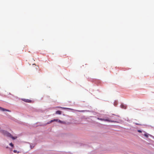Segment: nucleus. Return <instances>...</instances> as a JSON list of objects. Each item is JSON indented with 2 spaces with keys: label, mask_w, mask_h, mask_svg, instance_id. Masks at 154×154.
<instances>
[{
  "label": "nucleus",
  "mask_w": 154,
  "mask_h": 154,
  "mask_svg": "<svg viewBox=\"0 0 154 154\" xmlns=\"http://www.w3.org/2000/svg\"><path fill=\"white\" fill-rule=\"evenodd\" d=\"M1 133L5 136H7V137H10L12 138L13 140H15L17 138V136H13L12 135H11L10 133H9L8 132L5 131L4 130H2L1 131Z\"/></svg>",
  "instance_id": "f257e3e1"
},
{
  "label": "nucleus",
  "mask_w": 154,
  "mask_h": 154,
  "mask_svg": "<svg viewBox=\"0 0 154 154\" xmlns=\"http://www.w3.org/2000/svg\"><path fill=\"white\" fill-rule=\"evenodd\" d=\"M21 100L24 102L26 103H31L32 102V101L31 100L28 99L21 98Z\"/></svg>",
  "instance_id": "f03ea898"
},
{
  "label": "nucleus",
  "mask_w": 154,
  "mask_h": 154,
  "mask_svg": "<svg viewBox=\"0 0 154 154\" xmlns=\"http://www.w3.org/2000/svg\"><path fill=\"white\" fill-rule=\"evenodd\" d=\"M120 107L121 108L124 109H126V106L123 103L121 105Z\"/></svg>",
  "instance_id": "7ed1b4c3"
},
{
  "label": "nucleus",
  "mask_w": 154,
  "mask_h": 154,
  "mask_svg": "<svg viewBox=\"0 0 154 154\" xmlns=\"http://www.w3.org/2000/svg\"><path fill=\"white\" fill-rule=\"evenodd\" d=\"M144 135L146 137V138H148L149 137V136L151 137H152V135H150L147 133H146L144 134Z\"/></svg>",
  "instance_id": "20e7f679"
},
{
  "label": "nucleus",
  "mask_w": 154,
  "mask_h": 154,
  "mask_svg": "<svg viewBox=\"0 0 154 154\" xmlns=\"http://www.w3.org/2000/svg\"><path fill=\"white\" fill-rule=\"evenodd\" d=\"M58 107L62 109H69V110H73V109H71V108H67L64 107Z\"/></svg>",
  "instance_id": "39448f33"
},
{
  "label": "nucleus",
  "mask_w": 154,
  "mask_h": 154,
  "mask_svg": "<svg viewBox=\"0 0 154 154\" xmlns=\"http://www.w3.org/2000/svg\"><path fill=\"white\" fill-rule=\"evenodd\" d=\"M0 110L2 111H9L10 112V111H9L7 109H5L4 108H2L0 107Z\"/></svg>",
  "instance_id": "423d86ee"
},
{
  "label": "nucleus",
  "mask_w": 154,
  "mask_h": 154,
  "mask_svg": "<svg viewBox=\"0 0 154 154\" xmlns=\"http://www.w3.org/2000/svg\"><path fill=\"white\" fill-rule=\"evenodd\" d=\"M62 111L60 110H57L56 112V114H57L61 115V114Z\"/></svg>",
  "instance_id": "0eeeda50"
},
{
  "label": "nucleus",
  "mask_w": 154,
  "mask_h": 154,
  "mask_svg": "<svg viewBox=\"0 0 154 154\" xmlns=\"http://www.w3.org/2000/svg\"><path fill=\"white\" fill-rule=\"evenodd\" d=\"M57 122H58L61 124H65L66 123V122H65L61 121L59 119H58V121Z\"/></svg>",
  "instance_id": "6e6552de"
},
{
  "label": "nucleus",
  "mask_w": 154,
  "mask_h": 154,
  "mask_svg": "<svg viewBox=\"0 0 154 154\" xmlns=\"http://www.w3.org/2000/svg\"><path fill=\"white\" fill-rule=\"evenodd\" d=\"M118 103V102L117 101H115L114 102L113 104L115 106H116Z\"/></svg>",
  "instance_id": "1a4fd4ad"
},
{
  "label": "nucleus",
  "mask_w": 154,
  "mask_h": 154,
  "mask_svg": "<svg viewBox=\"0 0 154 154\" xmlns=\"http://www.w3.org/2000/svg\"><path fill=\"white\" fill-rule=\"evenodd\" d=\"M97 119L98 120H101V121H104V119L101 118H100L98 117V118H97Z\"/></svg>",
  "instance_id": "9d476101"
},
{
  "label": "nucleus",
  "mask_w": 154,
  "mask_h": 154,
  "mask_svg": "<svg viewBox=\"0 0 154 154\" xmlns=\"http://www.w3.org/2000/svg\"><path fill=\"white\" fill-rule=\"evenodd\" d=\"M35 146V145L32 144V145H30V147L31 149L33 148Z\"/></svg>",
  "instance_id": "9b49d317"
},
{
  "label": "nucleus",
  "mask_w": 154,
  "mask_h": 154,
  "mask_svg": "<svg viewBox=\"0 0 154 154\" xmlns=\"http://www.w3.org/2000/svg\"><path fill=\"white\" fill-rule=\"evenodd\" d=\"M135 124L136 125H141V124H139V123H135Z\"/></svg>",
  "instance_id": "f8f14e48"
},
{
  "label": "nucleus",
  "mask_w": 154,
  "mask_h": 154,
  "mask_svg": "<svg viewBox=\"0 0 154 154\" xmlns=\"http://www.w3.org/2000/svg\"><path fill=\"white\" fill-rule=\"evenodd\" d=\"M110 122H113V123L118 122H117V121H115L114 120H110Z\"/></svg>",
  "instance_id": "ddd939ff"
},
{
  "label": "nucleus",
  "mask_w": 154,
  "mask_h": 154,
  "mask_svg": "<svg viewBox=\"0 0 154 154\" xmlns=\"http://www.w3.org/2000/svg\"><path fill=\"white\" fill-rule=\"evenodd\" d=\"M104 121H107V122H110V120L108 119H104Z\"/></svg>",
  "instance_id": "4468645a"
},
{
  "label": "nucleus",
  "mask_w": 154,
  "mask_h": 154,
  "mask_svg": "<svg viewBox=\"0 0 154 154\" xmlns=\"http://www.w3.org/2000/svg\"><path fill=\"white\" fill-rule=\"evenodd\" d=\"M13 151L14 153H19V152L17 151L16 150H14Z\"/></svg>",
  "instance_id": "2eb2a0df"
},
{
  "label": "nucleus",
  "mask_w": 154,
  "mask_h": 154,
  "mask_svg": "<svg viewBox=\"0 0 154 154\" xmlns=\"http://www.w3.org/2000/svg\"><path fill=\"white\" fill-rule=\"evenodd\" d=\"M58 119H53V120L54 122H58Z\"/></svg>",
  "instance_id": "dca6fc26"
},
{
  "label": "nucleus",
  "mask_w": 154,
  "mask_h": 154,
  "mask_svg": "<svg viewBox=\"0 0 154 154\" xmlns=\"http://www.w3.org/2000/svg\"><path fill=\"white\" fill-rule=\"evenodd\" d=\"M9 145L10 146H11L12 147H13L14 146V145L12 143H10L9 144Z\"/></svg>",
  "instance_id": "f3484780"
},
{
  "label": "nucleus",
  "mask_w": 154,
  "mask_h": 154,
  "mask_svg": "<svg viewBox=\"0 0 154 154\" xmlns=\"http://www.w3.org/2000/svg\"><path fill=\"white\" fill-rule=\"evenodd\" d=\"M137 131L138 132L140 133H141L142 132V131L140 130H137Z\"/></svg>",
  "instance_id": "a211bd4d"
},
{
  "label": "nucleus",
  "mask_w": 154,
  "mask_h": 154,
  "mask_svg": "<svg viewBox=\"0 0 154 154\" xmlns=\"http://www.w3.org/2000/svg\"><path fill=\"white\" fill-rule=\"evenodd\" d=\"M51 123V121H50L49 122H48L47 123H46V124H49Z\"/></svg>",
  "instance_id": "6ab92c4d"
},
{
  "label": "nucleus",
  "mask_w": 154,
  "mask_h": 154,
  "mask_svg": "<svg viewBox=\"0 0 154 154\" xmlns=\"http://www.w3.org/2000/svg\"><path fill=\"white\" fill-rule=\"evenodd\" d=\"M50 121H51V123L53 122H54V121H53V119L50 120Z\"/></svg>",
  "instance_id": "aec40b11"
},
{
  "label": "nucleus",
  "mask_w": 154,
  "mask_h": 154,
  "mask_svg": "<svg viewBox=\"0 0 154 154\" xmlns=\"http://www.w3.org/2000/svg\"><path fill=\"white\" fill-rule=\"evenodd\" d=\"M66 154H71L70 153H66Z\"/></svg>",
  "instance_id": "412c9836"
},
{
  "label": "nucleus",
  "mask_w": 154,
  "mask_h": 154,
  "mask_svg": "<svg viewBox=\"0 0 154 154\" xmlns=\"http://www.w3.org/2000/svg\"><path fill=\"white\" fill-rule=\"evenodd\" d=\"M117 116V117H120V116H119V115H117V116Z\"/></svg>",
  "instance_id": "4be33fe9"
},
{
  "label": "nucleus",
  "mask_w": 154,
  "mask_h": 154,
  "mask_svg": "<svg viewBox=\"0 0 154 154\" xmlns=\"http://www.w3.org/2000/svg\"><path fill=\"white\" fill-rule=\"evenodd\" d=\"M112 115H114V116H117V115H115V114H112Z\"/></svg>",
  "instance_id": "5701e85b"
},
{
  "label": "nucleus",
  "mask_w": 154,
  "mask_h": 154,
  "mask_svg": "<svg viewBox=\"0 0 154 154\" xmlns=\"http://www.w3.org/2000/svg\"><path fill=\"white\" fill-rule=\"evenodd\" d=\"M92 152H90V153H88V154H92Z\"/></svg>",
  "instance_id": "b1692460"
},
{
  "label": "nucleus",
  "mask_w": 154,
  "mask_h": 154,
  "mask_svg": "<svg viewBox=\"0 0 154 154\" xmlns=\"http://www.w3.org/2000/svg\"><path fill=\"white\" fill-rule=\"evenodd\" d=\"M33 65H35V64H34Z\"/></svg>",
  "instance_id": "393cba45"
}]
</instances>
